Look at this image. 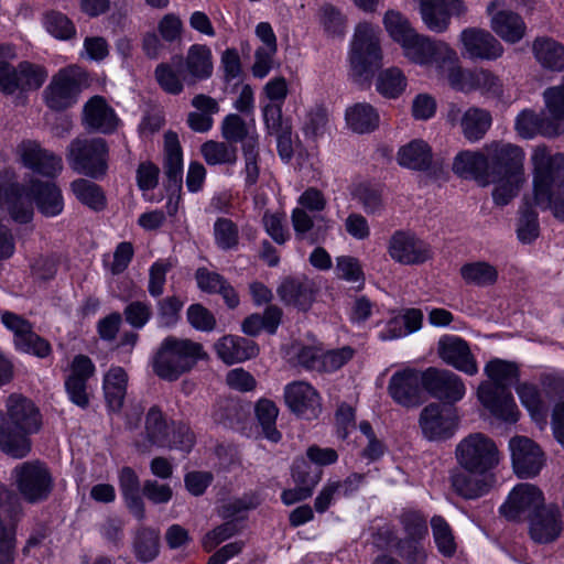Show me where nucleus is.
<instances>
[{
    "instance_id": "nucleus-1",
    "label": "nucleus",
    "mask_w": 564,
    "mask_h": 564,
    "mask_svg": "<svg viewBox=\"0 0 564 564\" xmlns=\"http://www.w3.org/2000/svg\"><path fill=\"white\" fill-rule=\"evenodd\" d=\"M485 373L490 381L479 384L477 395L480 403L497 419L516 423L519 410L508 387L519 379V367L516 362L492 359L485 366Z\"/></svg>"
},
{
    "instance_id": "nucleus-2",
    "label": "nucleus",
    "mask_w": 564,
    "mask_h": 564,
    "mask_svg": "<svg viewBox=\"0 0 564 564\" xmlns=\"http://www.w3.org/2000/svg\"><path fill=\"white\" fill-rule=\"evenodd\" d=\"M533 165V205L551 208L564 221V155H552L546 148L536 147L531 155Z\"/></svg>"
},
{
    "instance_id": "nucleus-3",
    "label": "nucleus",
    "mask_w": 564,
    "mask_h": 564,
    "mask_svg": "<svg viewBox=\"0 0 564 564\" xmlns=\"http://www.w3.org/2000/svg\"><path fill=\"white\" fill-rule=\"evenodd\" d=\"M205 358H207V354L199 343L167 336L152 357V368L161 379L175 381L192 370L198 360Z\"/></svg>"
},
{
    "instance_id": "nucleus-4",
    "label": "nucleus",
    "mask_w": 564,
    "mask_h": 564,
    "mask_svg": "<svg viewBox=\"0 0 564 564\" xmlns=\"http://www.w3.org/2000/svg\"><path fill=\"white\" fill-rule=\"evenodd\" d=\"M379 35V28L367 22L359 23L355 29L348 53L349 76L359 85L369 83L382 65Z\"/></svg>"
},
{
    "instance_id": "nucleus-5",
    "label": "nucleus",
    "mask_w": 564,
    "mask_h": 564,
    "mask_svg": "<svg viewBox=\"0 0 564 564\" xmlns=\"http://www.w3.org/2000/svg\"><path fill=\"white\" fill-rule=\"evenodd\" d=\"M10 481L17 495L31 505L46 501L54 489L50 468L37 459L15 465L11 470Z\"/></svg>"
},
{
    "instance_id": "nucleus-6",
    "label": "nucleus",
    "mask_w": 564,
    "mask_h": 564,
    "mask_svg": "<svg viewBox=\"0 0 564 564\" xmlns=\"http://www.w3.org/2000/svg\"><path fill=\"white\" fill-rule=\"evenodd\" d=\"M458 465L471 474H485L495 468L500 460L496 443L482 433H471L456 446Z\"/></svg>"
},
{
    "instance_id": "nucleus-7",
    "label": "nucleus",
    "mask_w": 564,
    "mask_h": 564,
    "mask_svg": "<svg viewBox=\"0 0 564 564\" xmlns=\"http://www.w3.org/2000/svg\"><path fill=\"white\" fill-rule=\"evenodd\" d=\"M108 144L102 138L75 139L68 147L70 167L91 178L102 177L108 169Z\"/></svg>"
},
{
    "instance_id": "nucleus-8",
    "label": "nucleus",
    "mask_w": 564,
    "mask_h": 564,
    "mask_svg": "<svg viewBox=\"0 0 564 564\" xmlns=\"http://www.w3.org/2000/svg\"><path fill=\"white\" fill-rule=\"evenodd\" d=\"M84 73L77 66H68L53 75L43 90L45 105L54 111H63L73 107L82 91Z\"/></svg>"
},
{
    "instance_id": "nucleus-9",
    "label": "nucleus",
    "mask_w": 564,
    "mask_h": 564,
    "mask_svg": "<svg viewBox=\"0 0 564 564\" xmlns=\"http://www.w3.org/2000/svg\"><path fill=\"white\" fill-rule=\"evenodd\" d=\"M458 422L456 408L435 402L424 406L419 416V426L429 441H444L452 437L458 427Z\"/></svg>"
},
{
    "instance_id": "nucleus-10",
    "label": "nucleus",
    "mask_w": 564,
    "mask_h": 564,
    "mask_svg": "<svg viewBox=\"0 0 564 564\" xmlns=\"http://www.w3.org/2000/svg\"><path fill=\"white\" fill-rule=\"evenodd\" d=\"M401 47L403 55L410 62L429 67L435 75L437 67L444 63L453 50L447 43L433 40L417 32Z\"/></svg>"
},
{
    "instance_id": "nucleus-11",
    "label": "nucleus",
    "mask_w": 564,
    "mask_h": 564,
    "mask_svg": "<svg viewBox=\"0 0 564 564\" xmlns=\"http://www.w3.org/2000/svg\"><path fill=\"white\" fill-rule=\"evenodd\" d=\"M421 384L433 398L448 405L460 401L466 394L463 379L447 369L429 367L421 373Z\"/></svg>"
},
{
    "instance_id": "nucleus-12",
    "label": "nucleus",
    "mask_w": 564,
    "mask_h": 564,
    "mask_svg": "<svg viewBox=\"0 0 564 564\" xmlns=\"http://www.w3.org/2000/svg\"><path fill=\"white\" fill-rule=\"evenodd\" d=\"M514 474L522 479L534 478L545 465V454L531 438L517 435L509 441Z\"/></svg>"
},
{
    "instance_id": "nucleus-13",
    "label": "nucleus",
    "mask_w": 564,
    "mask_h": 564,
    "mask_svg": "<svg viewBox=\"0 0 564 564\" xmlns=\"http://www.w3.org/2000/svg\"><path fill=\"white\" fill-rule=\"evenodd\" d=\"M488 153L487 176H525L524 151L512 143L492 142L486 145Z\"/></svg>"
},
{
    "instance_id": "nucleus-14",
    "label": "nucleus",
    "mask_w": 564,
    "mask_h": 564,
    "mask_svg": "<svg viewBox=\"0 0 564 564\" xmlns=\"http://www.w3.org/2000/svg\"><path fill=\"white\" fill-rule=\"evenodd\" d=\"M544 496L540 488L532 484L516 486L507 501L500 507V512L511 521L529 519L530 516L544 507Z\"/></svg>"
},
{
    "instance_id": "nucleus-15",
    "label": "nucleus",
    "mask_w": 564,
    "mask_h": 564,
    "mask_svg": "<svg viewBox=\"0 0 564 564\" xmlns=\"http://www.w3.org/2000/svg\"><path fill=\"white\" fill-rule=\"evenodd\" d=\"M491 30L505 42L516 44L527 33V25L520 14L509 10L503 0H492L487 6Z\"/></svg>"
},
{
    "instance_id": "nucleus-16",
    "label": "nucleus",
    "mask_w": 564,
    "mask_h": 564,
    "mask_svg": "<svg viewBox=\"0 0 564 564\" xmlns=\"http://www.w3.org/2000/svg\"><path fill=\"white\" fill-rule=\"evenodd\" d=\"M437 355L448 366L468 376L478 373V362L469 344L456 335H443L437 341Z\"/></svg>"
},
{
    "instance_id": "nucleus-17",
    "label": "nucleus",
    "mask_w": 564,
    "mask_h": 564,
    "mask_svg": "<svg viewBox=\"0 0 564 564\" xmlns=\"http://www.w3.org/2000/svg\"><path fill=\"white\" fill-rule=\"evenodd\" d=\"M17 154L23 166L45 177H56L63 170L61 156L43 149L36 141H22L17 148Z\"/></svg>"
},
{
    "instance_id": "nucleus-18",
    "label": "nucleus",
    "mask_w": 564,
    "mask_h": 564,
    "mask_svg": "<svg viewBox=\"0 0 564 564\" xmlns=\"http://www.w3.org/2000/svg\"><path fill=\"white\" fill-rule=\"evenodd\" d=\"M390 257L402 264H420L432 257L430 246L414 234L403 230L395 231L388 246Z\"/></svg>"
},
{
    "instance_id": "nucleus-19",
    "label": "nucleus",
    "mask_w": 564,
    "mask_h": 564,
    "mask_svg": "<svg viewBox=\"0 0 564 564\" xmlns=\"http://www.w3.org/2000/svg\"><path fill=\"white\" fill-rule=\"evenodd\" d=\"M464 53L471 59L496 61L503 55L500 41L489 31L467 28L459 35Z\"/></svg>"
},
{
    "instance_id": "nucleus-20",
    "label": "nucleus",
    "mask_w": 564,
    "mask_h": 564,
    "mask_svg": "<svg viewBox=\"0 0 564 564\" xmlns=\"http://www.w3.org/2000/svg\"><path fill=\"white\" fill-rule=\"evenodd\" d=\"M463 0H420V13L429 30L442 33L451 23L452 17H460L466 12Z\"/></svg>"
},
{
    "instance_id": "nucleus-21",
    "label": "nucleus",
    "mask_w": 564,
    "mask_h": 564,
    "mask_svg": "<svg viewBox=\"0 0 564 564\" xmlns=\"http://www.w3.org/2000/svg\"><path fill=\"white\" fill-rule=\"evenodd\" d=\"M82 122L88 131L110 134L118 129L120 119L107 100L96 95L85 102Z\"/></svg>"
},
{
    "instance_id": "nucleus-22",
    "label": "nucleus",
    "mask_w": 564,
    "mask_h": 564,
    "mask_svg": "<svg viewBox=\"0 0 564 564\" xmlns=\"http://www.w3.org/2000/svg\"><path fill=\"white\" fill-rule=\"evenodd\" d=\"M95 373V365L85 355H77L68 367V375L65 378V389L69 400L85 409L89 404L87 393V381Z\"/></svg>"
},
{
    "instance_id": "nucleus-23",
    "label": "nucleus",
    "mask_w": 564,
    "mask_h": 564,
    "mask_svg": "<svg viewBox=\"0 0 564 564\" xmlns=\"http://www.w3.org/2000/svg\"><path fill=\"white\" fill-rule=\"evenodd\" d=\"M447 120L452 124L459 123L463 135L470 142L481 140L492 123V117L488 110L470 107L462 113L456 105H451Z\"/></svg>"
},
{
    "instance_id": "nucleus-24",
    "label": "nucleus",
    "mask_w": 564,
    "mask_h": 564,
    "mask_svg": "<svg viewBox=\"0 0 564 564\" xmlns=\"http://www.w3.org/2000/svg\"><path fill=\"white\" fill-rule=\"evenodd\" d=\"M7 412L2 423H8L15 429L36 433L42 424L41 414L34 403L21 394H11L7 400Z\"/></svg>"
},
{
    "instance_id": "nucleus-25",
    "label": "nucleus",
    "mask_w": 564,
    "mask_h": 564,
    "mask_svg": "<svg viewBox=\"0 0 564 564\" xmlns=\"http://www.w3.org/2000/svg\"><path fill=\"white\" fill-rule=\"evenodd\" d=\"M15 180L13 170L7 169L0 173L2 186V199L8 204L9 214L12 219L20 224L29 223L33 217V207L29 198L23 197L24 187Z\"/></svg>"
},
{
    "instance_id": "nucleus-26",
    "label": "nucleus",
    "mask_w": 564,
    "mask_h": 564,
    "mask_svg": "<svg viewBox=\"0 0 564 564\" xmlns=\"http://www.w3.org/2000/svg\"><path fill=\"white\" fill-rule=\"evenodd\" d=\"M529 520V534L540 544L554 542L563 530V521L560 508L553 505L544 506L532 513Z\"/></svg>"
},
{
    "instance_id": "nucleus-27",
    "label": "nucleus",
    "mask_w": 564,
    "mask_h": 564,
    "mask_svg": "<svg viewBox=\"0 0 564 564\" xmlns=\"http://www.w3.org/2000/svg\"><path fill=\"white\" fill-rule=\"evenodd\" d=\"M284 399L290 410L307 420L316 417L321 411L317 391L305 381H294L284 388Z\"/></svg>"
},
{
    "instance_id": "nucleus-28",
    "label": "nucleus",
    "mask_w": 564,
    "mask_h": 564,
    "mask_svg": "<svg viewBox=\"0 0 564 564\" xmlns=\"http://www.w3.org/2000/svg\"><path fill=\"white\" fill-rule=\"evenodd\" d=\"M477 69L463 68L457 53L452 50L444 63L437 67L435 76L445 80L453 89L468 94L476 90Z\"/></svg>"
},
{
    "instance_id": "nucleus-29",
    "label": "nucleus",
    "mask_w": 564,
    "mask_h": 564,
    "mask_svg": "<svg viewBox=\"0 0 564 564\" xmlns=\"http://www.w3.org/2000/svg\"><path fill=\"white\" fill-rule=\"evenodd\" d=\"M214 69L213 54L205 44H193L183 57V79L195 84L212 76Z\"/></svg>"
},
{
    "instance_id": "nucleus-30",
    "label": "nucleus",
    "mask_w": 564,
    "mask_h": 564,
    "mask_svg": "<svg viewBox=\"0 0 564 564\" xmlns=\"http://www.w3.org/2000/svg\"><path fill=\"white\" fill-rule=\"evenodd\" d=\"M316 291L315 283L307 278L286 279L276 290L283 303L301 311H307L312 306Z\"/></svg>"
},
{
    "instance_id": "nucleus-31",
    "label": "nucleus",
    "mask_w": 564,
    "mask_h": 564,
    "mask_svg": "<svg viewBox=\"0 0 564 564\" xmlns=\"http://www.w3.org/2000/svg\"><path fill=\"white\" fill-rule=\"evenodd\" d=\"M421 375L413 369L397 371L390 379L388 391L401 405L412 406L419 403Z\"/></svg>"
},
{
    "instance_id": "nucleus-32",
    "label": "nucleus",
    "mask_w": 564,
    "mask_h": 564,
    "mask_svg": "<svg viewBox=\"0 0 564 564\" xmlns=\"http://www.w3.org/2000/svg\"><path fill=\"white\" fill-rule=\"evenodd\" d=\"M292 225L300 240L307 241L311 245L323 242L330 228V221L318 216L313 219L303 208H295L292 212Z\"/></svg>"
},
{
    "instance_id": "nucleus-33",
    "label": "nucleus",
    "mask_w": 564,
    "mask_h": 564,
    "mask_svg": "<svg viewBox=\"0 0 564 564\" xmlns=\"http://www.w3.org/2000/svg\"><path fill=\"white\" fill-rule=\"evenodd\" d=\"M516 129L524 139H531L535 134L556 137L564 132V128L552 121L549 116L539 115L530 109H525L518 115Z\"/></svg>"
},
{
    "instance_id": "nucleus-34",
    "label": "nucleus",
    "mask_w": 564,
    "mask_h": 564,
    "mask_svg": "<svg viewBox=\"0 0 564 564\" xmlns=\"http://www.w3.org/2000/svg\"><path fill=\"white\" fill-rule=\"evenodd\" d=\"M217 356L227 365L242 362L253 358L258 354V347L253 340L245 337L226 335L215 344Z\"/></svg>"
},
{
    "instance_id": "nucleus-35",
    "label": "nucleus",
    "mask_w": 564,
    "mask_h": 564,
    "mask_svg": "<svg viewBox=\"0 0 564 564\" xmlns=\"http://www.w3.org/2000/svg\"><path fill=\"white\" fill-rule=\"evenodd\" d=\"M30 194L43 215L54 217L62 213L64 208L63 196L54 183L32 178L30 181Z\"/></svg>"
},
{
    "instance_id": "nucleus-36",
    "label": "nucleus",
    "mask_w": 564,
    "mask_h": 564,
    "mask_svg": "<svg viewBox=\"0 0 564 564\" xmlns=\"http://www.w3.org/2000/svg\"><path fill=\"white\" fill-rule=\"evenodd\" d=\"M163 172L170 187H180L183 178V153L178 137L173 131L164 134Z\"/></svg>"
},
{
    "instance_id": "nucleus-37",
    "label": "nucleus",
    "mask_w": 564,
    "mask_h": 564,
    "mask_svg": "<svg viewBox=\"0 0 564 564\" xmlns=\"http://www.w3.org/2000/svg\"><path fill=\"white\" fill-rule=\"evenodd\" d=\"M532 52L543 69L558 73L564 70V45L553 37H536L532 43Z\"/></svg>"
},
{
    "instance_id": "nucleus-38",
    "label": "nucleus",
    "mask_w": 564,
    "mask_h": 564,
    "mask_svg": "<svg viewBox=\"0 0 564 564\" xmlns=\"http://www.w3.org/2000/svg\"><path fill=\"white\" fill-rule=\"evenodd\" d=\"M198 288L206 293H217L221 295L229 308H236L239 305V296L234 286L219 273L209 271L206 268L197 269L195 273Z\"/></svg>"
},
{
    "instance_id": "nucleus-39",
    "label": "nucleus",
    "mask_w": 564,
    "mask_h": 564,
    "mask_svg": "<svg viewBox=\"0 0 564 564\" xmlns=\"http://www.w3.org/2000/svg\"><path fill=\"white\" fill-rule=\"evenodd\" d=\"M154 77L158 85L167 94L180 95L184 89L183 79V56L174 55L170 62H163L156 65Z\"/></svg>"
},
{
    "instance_id": "nucleus-40",
    "label": "nucleus",
    "mask_w": 564,
    "mask_h": 564,
    "mask_svg": "<svg viewBox=\"0 0 564 564\" xmlns=\"http://www.w3.org/2000/svg\"><path fill=\"white\" fill-rule=\"evenodd\" d=\"M432 149L422 139H414L402 145L397 154L398 163L406 169L425 171L432 164Z\"/></svg>"
},
{
    "instance_id": "nucleus-41",
    "label": "nucleus",
    "mask_w": 564,
    "mask_h": 564,
    "mask_svg": "<svg viewBox=\"0 0 564 564\" xmlns=\"http://www.w3.org/2000/svg\"><path fill=\"white\" fill-rule=\"evenodd\" d=\"M345 120L351 131L364 134L370 133L379 127L380 116L370 104L357 102L346 109Z\"/></svg>"
},
{
    "instance_id": "nucleus-42",
    "label": "nucleus",
    "mask_w": 564,
    "mask_h": 564,
    "mask_svg": "<svg viewBox=\"0 0 564 564\" xmlns=\"http://www.w3.org/2000/svg\"><path fill=\"white\" fill-rule=\"evenodd\" d=\"M128 375L121 367H111L104 377V393L108 408L118 412L121 410L127 394Z\"/></svg>"
},
{
    "instance_id": "nucleus-43",
    "label": "nucleus",
    "mask_w": 564,
    "mask_h": 564,
    "mask_svg": "<svg viewBox=\"0 0 564 564\" xmlns=\"http://www.w3.org/2000/svg\"><path fill=\"white\" fill-rule=\"evenodd\" d=\"M31 434L21 429H15L8 423L0 424V451L6 455L21 459L31 452Z\"/></svg>"
},
{
    "instance_id": "nucleus-44",
    "label": "nucleus",
    "mask_w": 564,
    "mask_h": 564,
    "mask_svg": "<svg viewBox=\"0 0 564 564\" xmlns=\"http://www.w3.org/2000/svg\"><path fill=\"white\" fill-rule=\"evenodd\" d=\"M487 162L488 153L462 151L454 159L453 171L462 176H473L481 185L487 177Z\"/></svg>"
},
{
    "instance_id": "nucleus-45",
    "label": "nucleus",
    "mask_w": 564,
    "mask_h": 564,
    "mask_svg": "<svg viewBox=\"0 0 564 564\" xmlns=\"http://www.w3.org/2000/svg\"><path fill=\"white\" fill-rule=\"evenodd\" d=\"M525 182V176H487L482 186L495 184L492 198L496 205L509 204L519 193Z\"/></svg>"
},
{
    "instance_id": "nucleus-46",
    "label": "nucleus",
    "mask_w": 564,
    "mask_h": 564,
    "mask_svg": "<svg viewBox=\"0 0 564 564\" xmlns=\"http://www.w3.org/2000/svg\"><path fill=\"white\" fill-rule=\"evenodd\" d=\"M460 276L466 284L485 288L498 280V270L486 261L468 262L462 265Z\"/></svg>"
},
{
    "instance_id": "nucleus-47",
    "label": "nucleus",
    "mask_w": 564,
    "mask_h": 564,
    "mask_svg": "<svg viewBox=\"0 0 564 564\" xmlns=\"http://www.w3.org/2000/svg\"><path fill=\"white\" fill-rule=\"evenodd\" d=\"M133 552L140 562L155 560L160 553V532L145 527L138 529L133 540Z\"/></svg>"
},
{
    "instance_id": "nucleus-48",
    "label": "nucleus",
    "mask_w": 564,
    "mask_h": 564,
    "mask_svg": "<svg viewBox=\"0 0 564 564\" xmlns=\"http://www.w3.org/2000/svg\"><path fill=\"white\" fill-rule=\"evenodd\" d=\"M221 135L229 142H241L242 147L247 145L249 140H253L254 145H258V134L254 129L251 130V127L236 113H230L224 118Z\"/></svg>"
},
{
    "instance_id": "nucleus-49",
    "label": "nucleus",
    "mask_w": 564,
    "mask_h": 564,
    "mask_svg": "<svg viewBox=\"0 0 564 564\" xmlns=\"http://www.w3.org/2000/svg\"><path fill=\"white\" fill-rule=\"evenodd\" d=\"M517 394L522 405L530 412L535 421H543L547 404L538 386L530 382H521L516 387Z\"/></svg>"
},
{
    "instance_id": "nucleus-50",
    "label": "nucleus",
    "mask_w": 564,
    "mask_h": 564,
    "mask_svg": "<svg viewBox=\"0 0 564 564\" xmlns=\"http://www.w3.org/2000/svg\"><path fill=\"white\" fill-rule=\"evenodd\" d=\"M484 474H471L457 470L452 474L451 480L454 490L466 499H475L486 492V482L480 476Z\"/></svg>"
},
{
    "instance_id": "nucleus-51",
    "label": "nucleus",
    "mask_w": 564,
    "mask_h": 564,
    "mask_svg": "<svg viewBox=\"0 0 564 564\" xmlns=\"http://www.w3.org/2000/svg\"><path fill=\"white\" fill-rule=\"evenodd\" d=\"M172 426L166 423L162 411L152 406L145 416V435L151 445L165 447L169 445V434Z\"/></svg>"
},
{
    "instance_id": "nucleus-52",
    "label": "nucleus",
    "mask_w": 564,
    "mask_h": 564,
    "mask_svg": "<svg viewBox=\"0 0 564 564\" xmlns=\"http://www.w3.org/2000/svg\"><path fill=\"white\" fill-rule=\"evenodd\" d=\"M406 87V78L398 67H389L379 73L376 88L383 97L397 98Z\"/></svg>"
},
{
    "instance_id": "nucleus-53",
    "label": "nucleus",
    "mask_w": 564,
    "mask_h": 564,
    "mask_svg": "<svg viewBox=\"0 0 564 564\" xmlns=\"http://www.w3.org/2000/svg\"><path fill=\"white\" fill-rule=\"evenodd\" d=\"M200 154L209 165L235 164L237 161V148L226 142L206 141L200 147Z\"/></svg>"
},
{
    "instance_id": "nucleus-54",
    "label": "nucleus",
    "mask_w": 564,
    "mask_h": 564,
    "mask_svg": "<svg viewBox=\"0 0 564 564\" xmlns=\"http://www.w3.org/2000/svg\"><path fill=\"white\" fill-rule=\"evenodd\" d=\"M279 409L275 403L269 399H261L256 404V415L262 427L264 436L271 442H279L281 433L275 427V421Z\"/></svg>"
},
{
    "instance_id": "nucleus-55",
    "label": "nucleus",
    "mask_w": 564,
    "mask_h": 564,
    "mask_svg": "<svg viewBox=\"0 0 564 564\" xmlns=\"http://www.w3.org/2000/svg\"><path fill=\"white\" fill-rule=\"evenodd\" d=\"M383 25L390 37L402 46L416 31L409 20L399 11L388 10L383 17Z\"/></svg>"
},
{
    "instance_id": "nucleus-56",
    "label": "nucleus",
    "mask_w": 564,
    "mask_h": 564,
    "mask_svg": "<svg viewBox=\"0 0 564 564\" xmlns=\"http://www.w3.org/2000/svg\"><path fill=\"white\" fill-rule=\"evenodd\" d=\"M73 193L83 204L88 207L99 210L105 206V196L101 188L84 178L76 180L70 185Z\"/></svg>"
},
{
    "instance_id": "nucleus-57",
    "label": "nucleus",
    "mask_w": 564,
    "mask_h": 564,
    "mask_svg": "<svg viewBox=\"0 0 564 564\" xmlns=\"http://www.w3.org/2000/svg\"><path fill=\"white\" fill-rule=\"evenodd\" d=\"M214 239L221 250H234L239 245L238 226L229 218H217L214 224Z\"/></svg>"
},
{
    "instance_id": "nucleus-58",
    "label": "nucleus",
    "mask_w": 564,
    "mask_h": 564,
    "mask_svg": "<svg viewBox=\"0 0 564 564\" xmlns=\"http://www.w3.org/2000/svg\"><path fill=\"white\" fill-rule=\"evenodd\" d=\"M352 195L367 214H376L383 208L382 189L378 185L360 183L355 187Z\"/></svg>"
},
{
    "instance_id": "nucleus-59",
    "label": "nucleus",
    "mask_w": 564,
    "mask_h": 564,
    "mask_svg": "<svg viewBox=\"0 0 564 564\" xmlns=\"http://www.w3.org/2000/svg\"><path fill=\"white\" fill-rule=\"evenodd\" d=\"M212 417L216 424L232 427L241 421L242 408L232 399H220L214 405Z\"/></svg>"
},
{
    "instance_id": "nucleus-60",
    "label": "nucleus",
    "mask_w": 564,
    "mask_h": 564,
    "mask_svg": "<svg viewBox=\"0 0 564 564\" xmlns=\"http://www.w3.org/2000/svg\"><path fill=\"white\" fill-rule=\"evenodd\" d=\"M404 538L402 541H423L427 535L426 519L417 511H404L400 516Z\"/></svg>"
},
{
    "instance_id": "nucleus-61",
    "label": "nucleus",
    "mask_w": 564,
    "mask_h": 564,
    "mask_svg": "<svg viewBox=\"0 0 564 564\" xmlns=\"http://www.w3.org/2000/svg\"><path fill=\"white\" fill-rule=\"evenodd\" d=\"M432 531L435 544L440 553L451 557L456 551V543L448 523L438 516L431 520Z\"/></svg>"
},
{
    "instance_id": "nucleus-62",
    "label": "nucleus",
    "mask_w": 564,
    "mask_h": 564,
    "mask_svg": "<svg viewBox=\"0 0 564 564\" xmlns=\"http://www.w3.org/2000/svg\"><path fill=\"white\" fill-rule=\"evenodd\" d=\"M545 113L564 128V82L549 87L543 93Z\"/></svg>"
},
{
    "instance_id": "nucleus-63",
    "label": "nucleus",
    "mask_w": 564,
    "mask_h": 564,
    "mask_svg": "<svg viewBox=\"0 0 564 564\" xmlns=\"http://www.w3.org/2000/svg\"><path fill=\"white\" fill-rule=\"evenodd\" d=\"M20 91H31L39 89L46 80L48 73L46 68L39 64L30 62L20 63Z\"/></svg>"
},
{
    "instance_id": "nucleus-64",
    "label": "nucleus",
    "mask_w": 564,
    "mask_h": 564,
    "mask_svg": "<svg viewBox=\"0 0 564 564\" xmlns=\"http://www.w3.org/2000/svg\"><path fill=\"white\" fill-rule=\"evenodd\" d=\"M46 31L58 40H69L76 34L74 23L62 12L51 11L45 14Z\"/></svg>"
}]
</instances>
